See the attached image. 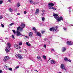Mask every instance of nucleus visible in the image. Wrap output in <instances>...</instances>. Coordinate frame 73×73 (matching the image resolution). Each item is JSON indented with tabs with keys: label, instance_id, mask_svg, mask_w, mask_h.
I'll return each instance as SVG.
<instances>
[{
	"label": "nucleus",
	"instance_id": "obj_1",
	"mask_svg": "<svg viewBox=\"0 0 73 73\" xmlns=\"http://www.w3.org/2000/svg\"><path fill=\"white\" fill-rule=\"evenodd\" d=\"M53 16H54V18L56 19V20H57V21L59 22V21H63V18L62 16L60 17H58V14H53Z\"/></svg>",
	"mask_w": 73,
	"mask_h": 73
},
{
	"label": "nucleus",
	"instance_id": "obj_2",
	"mask_svg": "<svg viewBox=\"0 0 73 73\" xmlns=\"http://www.w3.org/2000/svg\"><path fill=\"white\" fill-rule=\"evenodd\" d=\"M48 8L50 9H54V7H53L52 6H54V4L51 3H49L48 4Z\"/></svg>",
	"mask_w": 73,
	"mask_h": 73
},
{
	"label": "nucleus",
	"instance_id": "obj_3",
	"mask_svg": "<svg viewBox=\"0 0 73 73\" xmlns=\"http://www.w3.org/2000/svg\"><path fill=\"white\" fill-rule=\"evenodd\" d=\"M56 29H54V27H52L51 28H50L49 30L50 31H56L57 32V31H58V30H57V27L56 26Z\"/></svg>",
	"mask_w": 73,
	"mask_h": 73
},
{
	"label": "nucleus",
	"instance_id": "obj_4",
	"mask_svg": "<svg viewBox=\"0 0 73 73\" xmlns=\"http://www.w3.org/2000/svg\"><path fill=\"white\" fill-rule=\"evenodd\" d=\"M4 59H3V61L6 62L7 60H8L9 59V56H5L4 57Z\"/></svg>",
	"mask_w": 73,
	"mask_h": 73
},
{
	"label": "nucleus",
	"instance_id": "obj_5",
	"mask_svg": "<svg viewBox=\"0 0 73 73\" xmlns=\"http://www.w3.org/2000/svg\"><path fill=\"white\" fill-rule=\"evenodd\" d=\"M17 36H23V35L21 34V33H20V31H17Z\"/></svg>",
	"mask_w": 73,
	"mask_h": 73
},
{
	"label": "nucleus",
	"instance_id": "obj_6",
	"mask_svg": "<svg viewBox=\"0 0 73 73\" xmlns=\"http://www.w3.org/2000/svg\"><path fill=\"white\" fill-rule=\"evenodd\" d=\"M14 48L17 49H20V46L19 45H17V44H15L14 45Z\"/></svg>",
	"mask_w": 73,
	"mask_h": 73
},
{
	"label": "nucleus",
	"instance_id": "obj_7",
	"mask_svg": "<svg viewBox=\"0 0 73 73\" xmlns=\"http://www.w3.org/2000/svg\"><path fill=\"white\" fill-rule=\"evenodd\" d=\"M60 68H61V69H62V70H66V69H65V66L64 64H62L61 65V67Z\"/></svg>",
	"mask_w": 73,
	"mask_h": 73
},
{
	"label": "nucleus",
	"instance_id": "obj_8",
	"mask_svg": "<svg viewBox=\"0 0 73 73\" xmlns=\"http://www.w3.org/2000/svg\"><path fill=\"white\" fill-rule=\"evenodd\" d=\"M66 43L68 45H73V42H71V41H68L66 42Z\"/></svg>",
	"mask_w": 73,
	"mask_h": 73
},
{
	"label": "nucleus",
	"instance_id": "obj_9",
	"mask_svg": "<svg viewBox=\"0 0 73 73\" xmlns=\"http://www.w3.org/2000/svg\"><path fill=\"white\" fill-rule=\"evenodd\" d=\"M36 36H39V37H41V33L39 32H37Z\"/></svg>",
	"mask_w": 73,
	"mask_h": 73
},
{
	"label": "nucleus",
	"instance_id": "obj_10",
	"mask_svg": "<svg viewBox=\"0 0 73 73\" xmlns=\"http://www.w3.org/2000/svg\"><path fill=\"white\" fill-rule=\"evenodd\" d=\"M66 49L65 48V47H62V52H65L66 51Z\"/></svg>",
	"mask_w": 73,
	"mask_h": 73
},
{
	"label": "nucleus",
	"instance_id": "obj_11",
	"mask_svg": "<svg viewBox=\"0 0 73 73\" xmlns=\"http://www.w3.org/2000/svg\"><path fill=\"white\" fill-rule=\"evenodd\" d=\"M50 62L51 64H56V62L54 61V60H51Z\"/></svg>",
	"mask_w": 73,
	"mask_h": 73
},
{
	"label": "nucleus",
	"instance_id": "obj_12",
	"mask_svg": "<svg viewBox=\"0 0 73 73\" xmlns=\"http://www.w3.org/2000/svg\"><path fill=\"white\" fill-rule=\"evenodd\" d=\"M5 51L7 53H8V52H10V50H8V48H6L5 49Z\"/></svg>",
	"mask_w": 73,
	"mask_h": 73
},
{
	"label": "nucleus",
	"instance_id": "obj_13",
	"mask_svg": "<svg viewBox=\"0 0 73 73\" xmlns=\"http://www.w3.org/2000/svg\"><path fill=\"white\" fill-rule=\"evenodd\" d=\"M21 25L22 28H24L25 27V25L23 23H22Z\"/></svg>",
	"mask_w": 73,
	"mask_h": 73
},
{
	"label": "nucleus",
	"instance_id": "obj_14",
	"mask_svg": "<svg viewBox=\"0 0 73 73\" xmlns=\"http://www.w3.org/2000/svg\"><path fill=\"white\" fill-rule=\"evenodd\" d=\"M39 13V9H37L36 10V12L35 13V14H38Z\"/></svg>",
	"mask_w": 73,
	"mask_h": 73
},
{
	"label": "nucleus",
	"instance_id": "obj_15",
	"mask_svg": "<svg viewBox=\"0 0 73 73\" xmlns=\"http://www.w3.org/2000/svg\"><path fill=\"white\" fill-rule=\"evenodd\" d=\"M29 36L31 37V36H32L33 35V33L32 32H31L30 33H29Z\"/></svg>",
	"mask_w": 73,
	"mask_h": 73
},
{
	"label": "nucleus",
	"instance_id": "obj_16",
	"mask_svg": "<svg viewBox=\"0 0 73 73\" xmlns=\"http://www.w3.org/2000/svg\"><path fill=\"white\" fill-rule=\"evenodd\" d=\"M26 44L27 45V46H31V44L29 43V42H27L26 43Z\"/></svg>",
	"mask_w": 73,
	"mask_h": 73
},
{
	"label": "nucleus",
	"instance_id": "obj_17",
	"mask_svg": "<svg viewBox=\"0 0 73 73\" xmlns=\"http://www.w3.org/2000/svg\"><path fill=\"white\" fill-rule=\"evenodd\" d=\"M64 60L65 61H68V58H67L66 57L64 58Z\"/></svg>",
	"mask_w": 73,
	"mask_h": 73
},
{
	"label": "nucleus",
	"instance_id": "obj_18",
	"mask_svg": "<svg viewBox=\"0 0 73 73\" xmlns=\"http://www.w3.org/2000/svg\"><path fill=\"white\" fill-rule=\"evenodd\" d=\"M9 11L10 12H12L13 11V10L11 8H9Z\"/></svg>",
	"mask_w": 73,
	"mask_h": 73
},
{
	"label": "nucleus",
	"instance_id": "obj_19",
	"mask_svg": "<svg viewBox=\"0 0 73 73\" xmlns=\"http://www.w3.org/2000/svg\"><path fill=\"white\" fill-rule=\"evenodd\" d=\"M33 30L34 31H35V32H36V31H37V29H36V28L34 27L33 28Z\"/></svg>",
	"mask_w": 73,
	"mask_h": 73
},
{
	"label": "nucleus",
	"instance_id": "obj_20",
	"mask_svg": "<svg viewBox=\"0 0 73 73\" xmlns=\"http://www.w3.org/2000/svg\"><path fill=\"white\" fill-rule=\"evenodd\" d=\"M19 58V59H20L21 60H22V59H23V57H22L21 55L20 56Z\"/></svg>",
	"mask_w": 73,
	"mask_h": 73
},
{
	"label": "nucleus",
	"instance_id": "obj_21",
	"mask_svg": "<svg viewBox=\"0 0 73 73\" xmlns=\"http://www.w3.org/2000/svg\"><path fill=\"white\" fill-rule=\"evenodd\" d=\"M20 6V3H17V6L18 7H19Z\"/></svg>",
	"mask_w": 73,
	"mask_h": 73
},
{
	"label": "nucleus",
	"instance_id": "obj_22",
	"mask_svg": "<svg viewBox=\"0 0 73 73\" xmlns=\"http://www.w3.org/2000/svg\"><path fill=\"white\" fill-rule=\"evenodd\" d=\"M7 44V46H11V44L9 42H8Z\"/></svg>",
	"mask_w": 73,
	"mask_h": 73
},
{
	"label": "nucleus",
	"instance_id": "obj_23",
	"mask_svg": "<svg viewBox=\"0 0 73 73\" xmlns=\"http://www.w3.org/2000/svg\"><path fill=\"white\" fill-rule=\"evenodd\" d=\"M30 3L31 4H33V1L32 0H29Z\"/></svg>",
	"mask_w": 73,
	"mask_h": 73
},
{
	"label": "nucleus",
	"instance_id": "obj_24",
	"mask_svg": "<svg viewBox=\"0 0 73 73\" xmlns=\"http://www.w3.org/2000/svg\"><path fill=\"white\" fill-rule=\"evenodd\" d=\"M20 28H21V27H20V26L18 27L17 28V31H19Z\"/></svg>",
	"mask_w": 73,
	"mask_h": 73
},
{
	"label": "nucleus",
	"instance_id": "obj_25",
	"mask_svg": "<svg viewBox=\"0 0 73 73\" xmlns=\"http://www.w3.org/2000/svg\"><path fill=\"white\" fill-rule=\"evenodd\" d=\"M21 55L20 54H17L16 55V57H19Z\"/></svg>",
	"mask_w": 73,
	"mask_h": 73
},
{
	"label": "nucleus",
	"instance_id": "obj_26",
	"mask_svg": "<svg viewBox=\"0 0 73 73\" xmlns=\"http://www.w3.org/2000/svg\"><path fill=\"white\" fill-rule=\"evenodd\" d=\"M12 25H14V24L13 23H11V24L9 25V27H11V26H12Z\"/></svg>",
	"mask_w": 73,
	"mask_h": 73
},
{
	"label": "nucleus",
	"instance_id": "obj_27",
	"mask_svg": "<svg viewBox=\"0 0 73 73\" xmlns=\"http://www.w3.org/2000/svg\"><path fill=\"white\" fill-rule=\"evenodd\" d=\"M37 58L38 59H39V60H40V59H41V57H40L39 56H38L37 57Z\"/></svg>",
	"mask_w": 73,
	"mask_h": 73
},
{
	"label": "nucleus",
	"instance_id": "obj_28",
	"mask_svg": "<svg viewBox=\"0 0 73 73\" xmlns=\"http://www.w3.org/2000/svg\"><path fill=\"white\" fill-rule=\"evenodd\" d=\"M12 31L14 33V34H16V31H15V30H13Z\"/></svg>",
	"mask_w": 73,
	"mask_h": 73
},
{
	"label": "nucleus",
	"instance_id": "obj_29",
	"mask_svg": "<svg viewBox=\"0 0 73 73\" xmlns=\"http://www.w3.org/2000/svg\"><path fill=\"white\" fill-rule=\"evenodd\" d=\"M11 46H7V48L8 49L10 50L11 49Z\"/></svg>",
	"mask_w": 73,
	"mask_h": 73
},
{
	"label": "nucleus",
	"instance_id": "obj_30",
	"mask_svg": "<svg viewBox=\"0 0 73 73\" xmlns=\"http://www.w3.org/2000/svg\"><path fill=\"white\" fill-rule=\"evenodd\" d=\"M43 57L44 58V59H46V57L45 56L43 55Z\"/></svg>",
	"mask_w": 73,
	"mask_h": 73
},
{
	"label": "nucleus",
	"instance_id": "obj_31",
	"mask_svg": "<svg viewBox=\"0 0 73 73\" xmlns=\"http://www.w3.org/2000/svg\"><path fill=\"white\" fill-rule=\"evenodd\" d=\"M38 2H34L33 3V4H34V5H35L36 4H38Z\"/></svg>",
	"mask_w": 73,
	"mask_h": 73
},
{
	"label": "nucleus",
	"instance_id": "obj_32",
	"mask_svg": "<svg viewBox=\"0 0 73 73\" xmlns=\"http://www.w3.org/2000/svg\"><path fill=\"white\" fill-rule=\"evenodd\" d=\"M41 32L42 34H44V33H45V31H41Z\"/></svg>",
	"mask_w": 73,
	"mask_h": 73
},
{
	"label": "nucleus",
	"instance_id": "obj_33",
	"mask_svg": "<svg viewBox=\"0 0 73 73\" xmlns=\"http://www.w3.org/2000/svg\"><path fill=\"white\" fill-rule=\"evenodd\" d=\"M9 70H10V71H12V68H9Z\"/></svg>",
	"mask_w": 73,
	"mask_h": 73
},
{
	"label": "nucleus",
	"instance_id": "obj_34",
	"mask_svg": "<svg viewBox=\"0 0 73 73\" xmlns=\"http://www.w3.org/2000/svg\"><path fill=\"white\" fill-rule=\"evenodd\" d=\"M1 25L2 28H4V25L3 24L1 23Z\"/></svg>",
	"mask_w": 73,
	"mask_h": 73
},
{
	"label": "nucleus",
	"instance_id": "obj_35",
	"mask_svg": "<svg viewBox=\"0 0 73 73\" xmlns=\"http://www.w3.org/2000/svg\"><path fill=\"white\" fill-rule=\"evenodd\" d=\"M42 21H45V18L44 17H42Z\"/></svg>",
	"mask_w": 73,
	"mask_h": 73
},
{
	"label": "nucleus",
	"instance_id": "obj_36",
	"mask_svg": "<svg viewBox=\"0 0 73 73\" xmlns=\"http://www.w3.org/2000/svg\"><path fill=\"white\" fill-rule=\"evenodd\" d=\"M22 44H23V43L21 42L19 43V45H22Z\"/></svg>",
	"mask_w": 73,
	"mask_h": 73
},
{
	"label": "nucleus",
	"instance_id": "obj_37",
	"mask_svg": "<svg viewBox=\"0 0 73 73\" xmlns=\"http://www.w3.org/2000/svg\"><path fill=\"white\" fill-rule=\"evenodd\" d=\"M3 3V1H0V5H1V4Z\"/></svg>",
	"mask_w": 73,
	"mask_h": 73
},
{
	"label": "nucleus",
	"instance_id": "obj_38",
	"mask_svg": "<svg viewBox=\"0 0 73 73\" xmlns=\"http://www.w3.org/2000/svg\"><path fill=\"white\" fill-rule=\"evenodd\" d=\"M12 37L14 39H15V36H14V35H12Z\"/></svg>",
	"mask_w": 73,
	"mask_h": 73
},
{
	"label": "nucleus",
	"instance_id": "obj_39",
	"mask_svg": "<svg viewBox=\"0 0 73 73\" xmlns=\"http://www.w3.org/2000/svg\"><path fill=\"white\" fill-rule=\"evenodd\" d=\"M68 61H69V62H72V60H70V59H69V60H68Z\"/></svg>",
	"mask_w": 73,
	"mask_h": 73
},
{
	"label": "nucleus",
	"instance_id": "obj_40",
	"mask_svg": "<svg viewBox=\"0 0 73 73\" xmlns=\"http://www.w3.org/2000/svg\"><path fill=\"white\" fill-rule=\"evenodd\" d=\"M63 29H64V30H65L66 31V29H66V28H65L64 27H63Z\"/></svg>",
	"mask_w": 73,
	"mask_h": 73
},
{
	"label": "nucleus",
	"instance_id": "obj_41",
	"mask_svg": "<svg viewBox=\"0 0 73 73\" xmlns=\"http://www.w3.org/2000/svg\"><path fill=\"white\" fill-rule=\"evenodd\" d=\"M14 11L16 12H17V9H15Z\"/></svg>",
	"mask_w": 73,
	"mask_h": 73
},
{
	"label": "nucleus",
	"instance_id": "obj_42",
	"mask_svg": "<svg viewBox=\"0 0 73 73\" xmlns=\"http://www.w3.org/2000/svg\"><path fill=\"white\" fill-rule=\"evenodd\" d=\"M51 51H52V52H54V50L53 49H52Z\"/></svg>",
	"mask_w": 73,
	"mask_h": 73
},
{
	"label": "nucleus",
	"instance_id": "obj_43",
	"mask_svg": "<svg viewBox=\"0 0 73 73\" xmlns=\"http://www.w3.org/2000/svg\"><path fill=\"white\" fill-rule=\"evenodd\" d=\"M17 15H20V13H17Z\"/></svg>",
	"mask_w": 73,
	"mask_h": 73
},
{
	"label": "nucleus",
	"instance_id": "obj_44",
	"mask_svg": "<svg viewBox=\"0 0 73 73\" xmlns=\"http://www.w3.org/2000/svg\"><path fill=\"white\" fill-rule=\"evenodd\" d=\"M24 14H27V12L25 11L24 12Z\"/></svg>",
	"mask_w": 73,
	"mask_h": 73
},
{
	"label": "nucleus",
	"instance_id": "obj_45",
	"mask_svg": "<svg viewBox=\"0 0 73 73\" xmlns=\"http://www.w3.org/2000/svg\"><path fill=\"white\" fill-rule=\"evenodd\" d=\"M19 66H17V67H15V68H16V69H18V68H19Z\"/></svg>",
	"mask_w": 73,
	"mask_h": 73
},
{
	"label": "nucleus",
	"instance_id": "obj_46",
	"mask_svg": "<svg viewBox=\"0 0 73 73\" xmlns=\"http://www.w3.org/2000/svg\"><path fill=\"white\" fill-rule=\"evenodd\" d=\"M44 48H46V45L45 44L44 45Z\"/></svg>",
	"mask_w": 73,
	"mask_h": 73
},
{
	"label": "nucleus",
	"instance_id": "obj_47",
	"mask_svg": "<svg viewBox=\"0 0 73 73\" xmlns=\"http://www.w3.org/2000/svg\"><path fill=\"white\" fill-rule=\"evenodd\" d=\"M4 67L5 68H7V66H6V65H5L4 66Z\"/></svg>",
	"mask_w": 73,
	"mask_h": 73
},
{
	"label": "nucleus",
	"instance_id": "obj_48",
	"mask_svg": "<svg viewBox=\"0 0 73 73\" xmlns=\"http://www.w3.org/2000/svg\"><path fill=\"white\" fill-rule=\"evenodd\" d=\"M3 18V17H2V16H0V19H1Z\"/></svg>",
	"mask_w": 73,
	"mask_h": 73
},
{
	"label": "nucleus",
	"instance_id": "obj_49",
	"mask_svg": "<svg viewBox=\"0 0 73 73\" xmlns=\"http://www.w3.org/2000/svg\"><path fill=\"white\" fill-rule=\"evenodd\" d=\"M2 73V70H0V73Z\"/></svg>",
	"mask_w": 73,
	"mask_h": 73
},
{
	"label": "nucleus",
	"instance_id": "obj_50",
	"mask_svg": "<svg viewBox=\"0 0 73 73\" xmlns=\"http://www.w3.org/2000/svg\"><path fill=\"white\" fill-rule=\"evenodd\" d=\"M54 9V10L56 11V9L54 8V9Z\"/></svg>",
	"mask_w": 73,
	"mask_h": 73
},
{
	"label": "nucleus",
	"instance_id": "obj_51",
	"mask_svg": "<svg viewBox=\"0 0 73 73\" xmlns=\"http://www.w3.org/2000/svg\"><path fill=\"white\" fill-rule=\"evenodd\" d=\"M44 40H45V41H46V38H44Z\"/></svg>",
	"mask_w": 73,
	"mask_h": 73
},
{
	"label": "nucleus",
	"instance_id": "obj_52",
	"mask_svg": "<svg viewBox=\"0 0 73 73\" xmlns=\"http://www.w3.org/2000/svg\"><path fill=\"white\" fill-rule=\"evenodd\" d=\"M35 71H36V72H38V71H37V70H35Z\"/></svg>",
	"mask_w": 73,
	"mask_h": 73
},
{
	"label": "nucleus",
	"instance_id": "obj_53",
	"mask_svg": "<svg viewBox=\"0 0 73 73\" xmlns=\"http://www.w3.org/2000/svg\"><path fill=\"white\" fill-rule=\"evenodd\" d=\"M9 1V2H11V0H8Z\"/></svg>",
	"mask_w": 73,
	"mask_h": 73
},
{
	"label": "nucleus",
	"instance_id": "obj_54",
	"mask_svg": "<svg viewBox=\"0 0 73 73\" xmlns=\"http://www.w3.org/2000/svg\"><path fill=\"white\" fill-rule=\"evenodd\" d=\"M69 9H71V8H70V7H69Z\"/></svg>",
	"mask_w": 73,
	"mask_h": 73
},
{
	"label": "nucleus",
	"instance_id": "obj_55",
	"mask_svg": "<svg viewBox=\"0 0 73 73\" xmlns=\"http://www.w3.org/2000/svg\"><path fill=\"white\" fill-rule=\"evenodd\" d=\"M20 29H21V30H23V28H21Z\"/></svg>",
	"mask_w": 73,
	"mask_h": 73
},
{
	"label": "nucleus",
	"instance_id": "obj_56",
	"mask_svg": "<svg viewBox=\"0 0 73 73\" xmlns=\"http://www.w3.org/2000/svg\"><path fill=\"white\" fill-rule=\"evenodd\" d=\"M69 12H71V11L69 10Z\"/></svg>",
	"mask_w": 73,
	"mask_h": 73
},
{
	"label": "nucleus",
	"instance_id": "obj_57",
	"mask_svg": "<svg viewBox=\"0 0 73 73\" xmlns=\"http://www.w3.org/2000/svg\"><path fill=\"white\" fill-rule=\"evenodd\" d=\"M51 58H49V60H51Z\"/></svg>",
	"mask_w": 73,
	"mask_h": 73
},
{
	"label": "nucleus",
	"instance_id": "obj_58",
	"mask_svg": "<svg viewBox=\"0 0 73 73\" xmlns=\"http://www.w3.org/2000/svg\"><path fill=\"white\" fill-rule=\"evenodd\" d=\"M27 38H28V36H25Z\"/></svg>",
	"mask_w": 73,
	"mask_h": 73
}]
</instances>
